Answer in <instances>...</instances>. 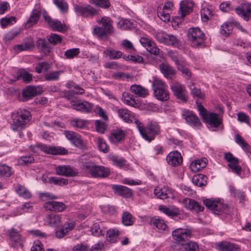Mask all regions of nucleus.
<instances>
[{
  "mask_svg": "<svg viewBox=\"0 0 251 251\" xmlns=\"http://www.w3.org/2000/svg\"><path fill=\"white\" fill-rule=\"evenodd\" d=\"M12 117L11 128L13 130H19L25 128V125L30 121L31 115L26 109H19L14 112Z\"/></svg>",
  "mask_w": 251,
  "mask_h": 251,
  "instance_id": "f257e3e1",
  "label": "nucleus"
},
{
  "mask_svg": "<svg viewBox=\"0 0 251 251\" xmlns=\"http://www.w3.org/2000/svg\"><path fill=\"white\" fill-rule=\"evenodd\" d=\"M191 235V231L187 229L178 228L174 230L172 232V237L176 245L173 246V249L180 250L181 246L186 244Z\"/></svg>",
  "mask_w": 251,
  "mask_h": 251,
  "instance_id": "f03ea898",
  "label": "nucleus"
},
{
  "mask_svg": "<svg viewBox=\"0 0 251 251\" xmlns=\"http://www.w3.org/2000/svg\"><path fill=\"white\" fill-rule=\"evenodd\" d=\"M86 170L94 178H106L110 174L109 169L103 166L88 163L85 165Z\"/></svg>",
  "mask_w": 251,
  "mask_h": 251,
  "instance_id": "7ed1b4c3",
  "label": "nucleus"
},
{
  "mask_svg": "<svg viewBox=\"0 0 251 251\" xmlns=\"http://www.w3.org/2000/svg\"><path fill=\"white\" fill-rule=\"evenodd\" d=\"M188 37L193 47L197 48L204 43V35L199 27L189 28Z\"/></svg>",
  "mask_w": 251,
  "mask_h": 251,
  "instance_id": "20e7f679",
  "label": "nucleus"
},
{
  "mask_svg": "<svg viewBox=\"0 0 251 251\" xmlns=\"http://www.w3.org/2000/svg\"><path fill=\"white\" fill-rule=\"evenodd\" d=\"M160 132V126L156 123H149L141 134L142 137L146 141L151 142L154 140L155 136Z\"/></svg>",
  "mask_w": 251,
  "mask_h": 251,
  "instance_id": "39448f33",
  "label": "nucleus"
},
{
  "mask_svg": "<svg viewBox=\"0 0 251 251\" xmlns=\"http://www.w3.org/2000/svg\"><path fill=\"white\" fill-rule=\"evenodd\" d=\"M155 38L160 43L167 46H176L178 44L179 41L175 36L168 34L165 32H157Z\"/></svg>",
  "mask_w": 251,
  "mask_h": 251,
  "instance_id": "423d86ee",
  "label": "nucleus"
},
{
  "mask_svg": "<svg viewBox=\"0 0 251 251\" xmlns=\"http://www.w3.org/2000/svg\"><path fill=\"white\" fill-rule=\"evenodd\" d=\"M170 86L173 94L177 99L183 101H187V96L185 87L184 85L178 82L174 81L172 83Z\"/></svg>",
  "mask_w": 251,
  "mask_h": 251,
  "instance_id": "0eeeda50",
  "label": "nucleus"
},
{
  "mask_svg": "<svg viewBox=\"0 0 251 251\" xmlns=\"http://www.w3.org/2000/svg\"><path fill=\"white\" fill-rule=\"evenodd\" d=\"M224 158L229 162L227 166L231 169L232 172L236 173L237 175H240L242 170L241 167L239 165V160L234 157L230 152L225 153Z\"/></svg>",
  "mask_w": 251,
  "mask_h": 251,
  "instance_id": "6e6552de",
  "label": "nucleus"
},
{
  "mask_svg": "<svg viewBox=\"0 0 251 251\" xmlns=\"http://www.w3.org/2000/svg\"><path fill=\"white\" fill-rule=\"evenodd\" d=\"M65 135L71 143L76 147L81 149L85 148V144L79 134L73 131H66Z\"/></svg>",
  "mask_w": 251,
  "mask_h": 251,
  "instance_id": "1a4fd4ad",
  "label": "nucleus"
},
{
  "mask_svg": "<svg viewBox=\"0 0 251 251\" xmlns=\"http://www.w3.org/2000/svg\"><path fill=\"white\" fill-rule=\"evenodd\" d=\"M76 12L78 13L84 17L93 16L97 14V10L90 5H75L74 7Z\"/></svg>",
  "mask_w": 251,
  "mask_h": 251,
  "instance_id": "9d476101",
  "label": "nucleus"
},
{
  "mask_svg": "<svg viewBox=\"0 0 251 251\" xmlns=\"http://www.w3.org/2000/svg\"><path fill=\"white\" fill-rule=\"evenodd\" d=\"M182 116L188 125L196 127L201 125L199 118L193 112L185 110L183 111Z\"/></svg>",
  "mask_w": 251,
  "mask_h": 251,
  "instance_id": "9b49d317",
  "label": "nucleus"
},
{
  "mask_svg": "<svg viewBox=\"0 0 251 251\" xmlns=\"http://www.w3.org/2000/svg\"><path fill=\"white\" fill-rule=\"evenodd\" d=\"M56 173L60 176H74L77 173V170L71 167L70 165H60L55 168Z\"/></svg>",
  "mask_w": 251,
  "mask_h": 251,
  "instance_id": "f8f14e48",
  "label": "nucleus"
},
{
  "mask_svg": "<svg viewBox=\"0 0 251 251\" xmlns=\"http://www.w3.org/2000/svg\"><path fill=\"white\" fill-rule=\"evenodd\" d=\"M204 122L210 125L211 127L215 128L220 127L223 124V119L218 114L210 112L203 120Z\"/></svg>",
  "mask_w": 251,
  "mask_h": 251,
  "instance_id": "ddd939ff",
  "label": "nucleus"
},
{
  "mask_svg": "<svg viewBox=\"0 0 251 251\" xmlns=\"http://www.w3.org/2000/svg\"><path fill=\"white\" fill-rule=\"evenodd\" d=\"M71 104L73 109L81 112H90L92 110V105L86 101L82 102L80 100H73Z\"/></svg>",
  "mask_w": 251,
  "mask_h": 251,
  "instance_id": "4468645a",
  "label": "nucleus"
},
{
  "mask_svg": "<svg viewBox=\"0 0 251 251\" xmlns=\"http://www.w3.org/2000/svg\"><path fill=\"white\" fill-rule=\"evenodd\" d=\"M219 251H240V247L237 244L227 241H223L215 244Z\"/></svg>",
  "mask_w": 251,
  "mask_h": 251,
  "instance_id": "2eb2a0df",
  "label": "nucleus"
},
{
  "mask_svg": "<svg viewBox=\"0 0 251 251\" xmlns=\"http://www.w3.org/2000/svg\"><path fill=\"white\" fill-rule=\"evenodd\" d=\"M41 151L54 155L66 154L68 152V150L63 147L47 146L43 144H41Z\"/></svg>",
  "mask_w": 251,
  "mask_h": 251,
  "instance_id": "dca6fc26",
  "label": "nucleus"
},
{
  "mask_svg": "<svg viewBox=\"0 0 251 251\" xmlns=\"http://www.w3.org/2000/svg\"><path fill=\"white\" fill-rule=\"evenodd\" d=\"M236 13L246 21H248L251 15V3H244L243 8L238 7L235 9Z\"/></svg>",
  "mask_w": 251,
  "mask_h": 251,
  "instance_id": "f3484780",
  "label": "nucleus"
},
{
  "mask_svg": "<svg viewBox=\"0 0 251 251\" xmlns=\"http://www.w3.org/2000/svg\"><path fill=\"white\" fill-rule=\"evenodd\" d=\"M168 163L174 167L180 165L182 162V157L177 151H172L166 158Z\"/></svg>",
  "mask_w": 251,
  "mask_h": 251,
  "instance_id": "a211bd4d",
  "label": "nucleus"
},
{
  "mask_svg": "<svg viewBox=\"0 0 251 251\" xmlns=\"http://www.w3.org/2000/svg\"><path fill=\"white\" fill-rule=\"evenodd\" d=\"M39 87L28 86L24 89L22 93V100L26 101L37 96L40 92L38 91Z\"/></svg>",
  "mask_w": 251,
  "mask_h": 251,
  "instance_id": "6ab92c4d",
  "label": "nucleus"
},
{
  "mask_svg": "<svg viewBox=\"0 0 251 251\" xmlns=\"http://www.w3.org/2000/svg\"><path fill=\"white\" fill-rule=\"evenodd\" d=\"M43 17L49 26L54 30L63 31L65 30V25L62 24L60 21L52 19L50 16L44 14Z\"/></svg>",
  "mask_w": 251,
  "mask_h": 251,
  "instance_id": "aec40b11",
  "label": "nucleus"
},
{
  "mask_svg": "<svg viewBox=\"0 0 251 251\" xmlns=\"http://www.w3.org/2000/svg\"><path fill=\"white\" fill-rule=\"evenodd\" d=\"M221 200L215 201L212 199H207L203 201V203L204 205L212 210L215 214L218 215L219 214V212H217L218 209L223 206L221 205Z\"/></svg>",
  "mask_w": 251,
  "mask_h": 251,
  "instance_id": "412c9836",
  "label": "nucleus"
},
{
  "mask_svg": "<svg viewBox=\"0 0 251 251\" xmlns=\"http://www.w3.org/2000/svg\"><path fill=\"white\" fill-rule=\"evenodd\" d=\"M183 203L186 208L191 210H194L197 213L202 211L204 209V207L201 206L197 201L189 198L185 199L183 200Z\"/></svg>",
  "mask_w": 251,
  "mask_h": 251,
  "instance_id": "4be33fe9",
  "label": "nucleus"
},
{
  "mask_svg": "<svg viewBox=\"0 0 251 251\" xmlns=\"http://www.w3.org/2000/svg\"><path fill=\"white\" fill-rule=\"evenodd\" d=\"M194 3L190 0L182 1L180 3L179 12L180 16L183 18L186 15L192 11Z\"/></svg>",
  "mask_w": 251,
  "mask_h": 251,
  "instance_id": "5701e85b",
  "label": "nucleus"
},
{
  "mask_svg": "<svg viewBox=\"0 0 251 251\" xmlns=\"http://www.w3.org/2000/svg\"><path fill=\"white\" fill-rule=\"evenodd\" d=\"M112 188L115 193L125 198H129L132 194L131 190L125 186L113 185Z\"/></svg>",
  "mask_w": 251,
  "mask_h": 251,
  "instance_id": "b1692460",
  "label": "nucleus"
},
{
  "mask_svg": "<svg viewBox=\"0 0 251 251\" xmlns=\"http://www.w3.org/2000/svg\"><path fill=\"white\" fill-rule=\"evenodd\" d=\"M159 69L164 76L167 78H172L176 73L174 68L168 64L161 63L159 65Z\"/></svg>",
  "mask_w": 251,
  "mask_h": 251,
  "instance_id": "393cba45",
  "label": "nucleus"
},
{
  "mask_svg": "<svg viewBox=\"0 0 251 251\" xmlns=\"http://www.w3.org/2000/svg\"><path fill=\"white\" fill-rule=\"evenodd\" d=\"M61 217L58 214H51L46 216V222L51 226H58L61 223Z\"/></svg>",
  "mask_w": 251,
  "mask_h": 251,
  "instance_id": "a878e982",
  "label": "nucleus"
},
{
  "mask_svg": "<svg viewBox=\"0 0 251 251\" xmlns=\"http://www.w3.org/2000/svg\"><path fill=\"white\" fill-rule=\"evenodd\" d=\"M118 115L123 121L130 123L132 118H133L134 113L127 109H119L117 111Z\"/></svg>",
  "mask_w": 251,
  "mask_h": 251,
  "instance_id": "bb28decb",
  "label": "nucleus"
},
{
  "mask_svg": "<svg viewBox=\"0 0 251 251\" xmlns=\"http://www.w3.org/2000/svg\"><path fill=\"white\" fill-rule=\"evenodd\" d=\"M15 191L20 197L25 199L30 198L31 196L30 191L24 186L19 184L15 185Z\"/></svg>",
  "mask_w": 251,
  "mask_h": 251,
  "instance_id": "cd10ccee",
  "label": "nucleus"
},
{
  "mask_svg": "<svg viewBox=\"0 0 251 251\" xmlns=\"http://www.w3.org/2000/svg\"><path fill=\"white\" fill-rule=\"evenodd\" d=\"M11 241L20 244L21 237L19 232L14 228L12 227L8 229L6 232Z\"/></svg>",
  "mask_w": 251,
  "mask_h": 251,
  "instance_id": "c85d7f7f",
  "label": "nucleus"
},
{
  "mask_svg": "<svg viewBox=\"0 0 251 251\" xmlns=\"http://www.w3.org/2000/svg\"><path fill=\"white\" fill-rule=\"evenodd\" d=\"M40 14L41 13L37 9H33L31 12L30 18L25 25V27L28 28L36 24L39 19Z\"/></svg>",
  "mask_w": 251,
  "mask_h": 251,
  "instance_id": "c756f323",
  "label": "nucleus"
},
{
  "mask_svg": "<svg viewBox=\"0 0 251 251\" xmlns=\"http://www.w3.org/2000/svg\"><path fill=\"white\" fill-rule=\"evenodd\" d=\"M206 162L207 159L205 158L196 160L194 162H192L191 164V170L194 172H200L206 166Z\"/></svg>",
  "mask_w": 251,
  "mask_h": 251,
  "instance_id": "7c9ffc66",
  "label": "nucleus"
},
{
  "mask_svg": "<svg viewBox=\"0 0 251 251\" xmlns=\"http://www.w3.org/2000/svg\"><path fill=\"white\" fill-rule=\"evenodd\" d=\"M130 91L141 97H145L149 95V91L142 86L139 85H132L130 86Z\"/></svg>",
  "mask_w": 251,
  "mask_h": 251,
  "instance_id": "2f4dec72",
  "label": "nucleus"
},
{
  "mask_svg": "<svg viewBox=\"0 0 251 251\" xmlns=\"http://www.w3.org/2000/svg\"><path fill=\"white\" fill-rule=\"evenodd\" d=\"M125 137V132L121 129H117L111 133L109 138L112 142L116 144L123 140Z\"/></svg>",
  "mask_w": 251,
  "mask_h": 251,
  "instance_id": "473e14b6",
  "label": "nucleus"
},
{
  "mask_svg": "<svg viewBox=\"0 0 251 251\" xmlns=\"http://www.w3.org/2000/svg\"><path fill=\"white\" fill-rule=\"evenodd\" d=\"M153 92L167 89V85L164 81L156 76H153L152 81Z\"/></svg>",
  "mask_w": 251,
  "mask_h": 251,
  "instance_id": "72a5a7b5",
  "label": "nucleus"
},
{
  "mask_svg": "<svg viewBox=\"0 0 251 251\" xmlns=\"http://www.w3.org/2000/svg\"><path fill=\"white\" fill-rule=\"evenodd\" d=\"M14 174V171L12 168L6 165L0 164V176L4 178H7L11 176Z\"/></svg>",
  "mask_w": 251,
  "mask_h": 251,
  "instance_id": "f704fd0d",
  "label": "nucleus"
},
{
  "mask_svg": "<svg viewBox=\"0 0 251 251\" xmlns=\"http://www.w3.org/2000/svg\"><path fill=\"white\" fill-rule=\"evenodd\" d=\"M100 23L104 27V29L108 33H112L113 28L112 26V21L107 17H102L100 20Z\"/></svg>",
  "mask_w": 251,
  "mask_h": 251,
  "instance_id": "c9c22d12",
  "label": "nucleus"
},
{
  "mask_svg": "<svg viewBox=\"0 0 251 251\" xmlns=\"http://www.w3.org/2000/svg\"><path fill=\"white\" fill-rule=\"evenodd\" d=\"M192 180L195 185L200 187L205 186L206 183V176L203 175L194 176Z\"/></svg>",
  "mask_w": 251,
  "mask_h": 251,
  "instance_id": "e433bc0d",
  "label": "nucleus"
},
{
  "mask_svg": "<svg viewBox=\"0 0 251 251\" xmlns=\"http://www.w3.org/2000/svg\"><path fill=\"white\" fill-rule=\"evenodd\" d=\"M154 92L156 99L161 101H166L169 99V93L167 89L164 90H157Z\"/></svg>",
  "mask_w": 251,
  "mask_h": 251,
  "instance_id": "4c0bfd02",
  "label": "nucleus"
},
{
  "mask_svg": "<svg viewBox=\"0 0 251 251\" xmlns=\"http://www.w3.org/2000/svg\"><path fill=\"white\" fill-rule=\"evenodd\" d=\"M119 235V231L116 229H110L107 231L106 239L108 242L115 243L117 242Z\"/></svg>",
  "mask_w": 251,
  "mask_h": 251,
  "instance_id": "58836bf2",
  "label": "nucleus"
},
{
  "mask_svg": "<svg viewBox=\"0 0 251 251\" xmlns=\"http://www.w3.org/2000/svg\"><path fill=\"white\" fill-rule=\"evenodd\" d=\"M36 46L45 53L50 51L51 49L45 39H39L36 42Z\"/></svg>",
  "mask_w": 251,
  "mask_h": 251,
  "instance_id": "ea45409f",
  "label": "nucleus"
},
{
  "mask_svg": "<svg viewBox=\"0 0 251 251\" xmlns=\"http://www.w3.org/2000/svg\"><path fill=\"white\" fill-rule=\"evenodd\" d=\"M34 44L32 40H30L28 42H24L21 44L17 45L15 46L14 49L19 51H21L28 50L34 47Z\"/></svg>",
  "mask_w": 251,
  "mask_h": 251,
  "instance_id": "a19ab883",
  "label": "nucleus"
},
{
  "mask_svg": "<svg viewBox=\"0 0 251 251\" xmlns=\"http://www.w3.org/2000/svg\"><path fill=\"white\" fill-rule=\"evenodd\" d=\"M167 189L164 187H157L154 190V194L157 198L165 199L168 197Z\"/></svg>",
  "mask_w": 251,
  "mask_h": 251,
  "instance_id": "79ce46f5",
  "label": "nucleus"
},
{
  "mask_svg": "<svg viewBox=\"0 0 251 251\" xmlns=\"http://www.w3.org/2000/svg\"><path fill=\"white\" fill-rule=\"evenodd\" d=\"M62 73L61 71L51 72L44 75L45 79L47 81H55L59 78L60 75Z\"/></svg>",
  "mask_w": 251,
  "mask_h": 251,
  "instance_id": "37998d69",
  "label": "nucleus"
},
{
  "mask_svg": "<svg viewBox=\"0 0 251 251\" xmlns=\"http://www.w3.org/2000/svg\"><path fill=\"white\" fill-rule=\"evenodd\" d=\"M122 221L126 226H131L133 224V218L130 213L125 212L123 214Z\"/></svg>",
  "mask_w": 251,
  "mask_h": 251,
  "instance_id": "c03bdc74",
  "label": "nucleus"
},
{
  "mask_svg": "<svg viewBox=\"0 0 251 251\" xmlns=\"http://www.w3.org/2000/svg\"><path fill=\"white\" fill-rule=\"evenodd\" d=\"M221 205L223 206L218 209L217 212H219L218 215H225L227 217H230L232 214V210L230 207H228L226 205L223 204L221 202Z\"/></svg>",
  "mask_w": 251,
  "mask_h": 251,
  "instance_id": "a18cd8bd",
  "label": "nucleus"
},
{
  "mask_svg": "<svg viewBox=\"0 0 251 251\" xmlns=\"http://www.w3.org/2000/svg\"><path fill=\"white\" fill-rule=\"evenodd\" d=\"M49 182L58 186H64L68 183V181L66 178L52 176L49 178Z\"/></svg>",
  "mask_w": 251,
  "mask_h": 251,
  "instance_id": "49530a36",
  "label": "nucleus"
},
{
  "mask_svg": "<svg viewBox=\"0 0 251 251\" xmlns=\"http://www.w3.org/2000/svg\"><path fill=\"white\" fill-rule=\"evenodd\" d=\"M201 19L203 22L207 21L213 15L211 9L208 7H203L201 11Z\"/></svg>",
  "mask_w": 251,
  "mask_h": 251,
  "instance_id": "de8ad7c7",
  "label": "nucleus"
},
{
  "mask_svg": "<svg viewBox=\"0 0 251 251\" xmlns=\"http://www.w3.org/2000/svg\"><path fill=\"white\" fill-rule=\"evenodd\" d=\"M110 158L112 161L113 164L120 168L124 166L126 163V161L124 158L119 157L115 155H111L110 156Z\"/></svg>",
  "mask_w": 251,
  "mask_h": 251,
  "instance_id": "09e8293b",
  "label": "nucleus"
},
{
  "mask_svg": "<svg viewBox=\"0 0 251 251\" xmlns=\"http://www.w3.org/2000/svg\"><path fill=\"white\" fill-rule=\"evenodd\" d=\"M89 2L102 8H107L110 5L109 0H89Z\"/></svg>",
  "mask_w": 251,
  "mask_h": 251,
  "instance_id": "8fccbe9b",
  "label": "nucleus"
},
{
  "mask_svg": "<svg viewBox=\"0 0 251 251\" xmlns=\"http://www.w3.org/2000/svg\"><path fill=\"white\" fill-rule=\"evenodd\" d=\"M146 49L152 54L154 55H158L159 54L160 50L156 44L152 41L149 42V44L146 47Z\"/></svg>",
  "mask_w": 251,
  "mask_h": 251,
  "instance_id": "3c124183",
  "label": "nucleus"
},
{
  "mask_svg": "<svg viewBox=\"0 0 251 251\" xmlns=\"http://www.w3.org/2000/svg\"><path fill=\"white\" fill-rule=\"evenodd\" d=\"M80 51L78 48H73L67 50L64 52V56L67 59H72L77 56Z\"/></svg>",
  "mask_w": 251,
  "mask_h": 251,
  "instance_id": "603ef678",
  "label": "nucleus"
},
{
  "mask_svg": "<svg viewBox=\"0 0 251 251\" xmlns=\"http://www.w3.org/2000/svg\"><path fill=\"white\" fill-rule=\"evenodd\" d=\"M16 18L15 17L11 16L10 17L7 18L5 17L2 18L0 20V24L2 28H5L6 26L12 25L14 23H16Z\"/></svg>",
  "mask_w": 251,
  "mask_h": 251,
  "instance_id": "864d4df0",
  "label": "nucleus"
},
{
  "mask_svg": "<svg viewBox=\"0 0 251 251\" xmlns=\"http://www.w3.org/2000/svg\"><path fill=\"white\" fill-rule=\"evenodd\" d=\"M181 247H183L184 251H199L198 245L195 242L187 241L186 244Z\"/></svg>",
  "mask_w": 251,
  "mask_h": 251,
  "instance_id": "5fc2aeb1",
  "label": "nucleus"
},
{
  "mask_svg": "<svg viewBox=\"0 0 251 251\" xmlns=\"http://www.w3.org/2000/svg\"><path fill=\"white\" fill-rule=\"evenodd\" d=\"M229 189L231 195L234 198H237L240 200H243L244 199L245 195L243 192H241L240 190L235 189L233 186L230 185Z\"/></svg>",
  "mask_w": 251,
  "mask_h": 251,
  "instance_id": "6e6d98bb",
  "label": "nucleus"
},
{
  "mask_svg": "<svg viewBox=\"0 0 251 251\" xmlns=\"http://www.w3.org/2000/svg\"><path fill=\"white\" fill-rule=\"evenodd\" d=\"M233 26L231 23H225L221 26V33L227 36L231 32Z\"/></svg>",
  "mask_w": 251,
  "mask_h": 251,
  "instance_id": "4d7b16f0",
  "label": "nucleus"
},
{
  "mask_svg": "<svg viewBox=\"0 0 251 251\" xmlns=\"http://www.w3.org/2000/svg\"><path fill=\"white\" fill-rule=\"evenodd\" d=\"M107 55L111 59H117L122 56L123 53L121 51L116 50H107L105 51Z\"/></svg>",
  "mask_w": 251,
  "mask_h": 251,
  "instance_id": "13d9d810",
  "label": "nucleus"
},
{
  "mask_svg": "<svg viewBox=\"0 0 251 251\" xmlns=\"http://www.w3.org/2000/svg\"><path fill=\"white\" fill-rule=\"evenodd\" d=\"M54 3L62 12H66L68 10V4L64 0H55Z\"/></svg>",
  "mask_w": 251,
  "mask_h": 251,
  "instance_id": "bf43d9fd",
  "label": "nucleus"
},
{
  "mask_svg": "<svg viewBox=\"0 0 251 251\" xmlns=\"http://www.w3.org/2000/svg\"><path fill=\"white\" fill-rule=\"evenodd\" d=\"M49 69L50 64L47 62L39 63L35 67L36 71L38 74H40L43 72H46Z\"/></svg>",
  "mask_w": 251,
  "mask_h": 251,
  "instance_id": "052dcab7",
  "label": "nucleus"
},
{
  "mask_svg": "<svg viewBox=\"0 0 251 251\" xmlns=\"http://www.w3.org/2000/svg\"><path fill=\"white\" fill-rule=\"evenodd\" d=\"M34 161V157L32 156H23L21 157L18 160V163L21 165H26L33 163Z\"/></svg>",
  "mask_w": 251,
  "mask_h": 251,
  "instance_id": "680f3d73",
  "label": "nucleus"
},
{
  "mask_svg": "<svg viewBox=\"0 0 251 251\" xmlns=\"http://www.w3.org/2000/svg\"><path fill=\"white\" fill-rule=\"evenodd\" d=\"M235 141L244 150H248L250 148L249 144L244 141L243 138L239 134H237L235 136Z\"/></svg>",
  "mask_w": 251,
  "mask_h": 251,
  "instance_id": "e2e57ef3",
  "label": "nucleus"
},
{
  "mask_svg": "<svg viewBox=\"0 0 251 251\" xmlns=\"http://www.w3.org/2000/svg\"><path fill=\"white\" fill-rule=\"evenodd\" d=\"M157 14L159 18L163 22H167L169 21L170 17L169 13L167 11L160 8L158 10Z\"/></svg>",
  "mask_w": 251,
  "mask_h": 251,
  "instance_id": "0e129e2a",
  "label": "nucleus"
},
{
  "mask_svg": "<svg viewBox=\"0 0 251 251\" xmlns=\"http://www.w3.org/2000/svg\"><path fill=\"white\" fill-rule=\"evenodd\" d=\"M124 99L125 103L127 105L134 107H136L138 105V103L136 102L135 100L132 99V97L128 94H126L124 96Z\"/></svg>",
  "mask_w": 251,
  "mask_h": 251,
  "instance_id": "69168bd1",
  "label": "nucleus"
},
{
  "mask_svg": "<svg viewBox=\"0 0 251 251\" xmlns=\"http://www.w3.org/2000/svg\"><path fill=\"white\" fill-rule=\"evenodd\" d=\"M151 223L158 229L164 230L167 227L164 221L159 219H152Z\"/></svg>",
  "mask_w": 251,
  "mask_h": 251,
  "instance_id": "338daca9",
  "label": "nucleus"
},
{
  "mask_svg": "<svg viewBox=\"0 0 251 251\" xmlns=\"http://www.w3.org/2000/svg\"><path fill=\"white\" fill-rule=\"evenodd\" d=\"M73 251H89V247L86 243H81L76 244L73 248Z\"/></svg>",
  "mask_w": 251,
  "mask_h": 251,
  "instance_id": "774afa93",
  "label": "nucleus"
}]
</instances>
